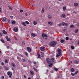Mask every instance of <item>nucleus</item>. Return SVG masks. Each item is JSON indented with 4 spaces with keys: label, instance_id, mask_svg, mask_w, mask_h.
I'll use <instances>...</instances> for the list:
<instances>
[{
    "label": "nucleus",
    "instance_id": "1",
    "mask_svg": "<svg viewBox=\"0 0 79 79\" xmlns=\"http://www.w3.org/2000/svg\"><path fill=\"white\" fill-rule=\"evenodd\" d=\"M50 45H51L52 47H55L56 45V42L55 41H52V42L50 43Z\"/></svg>",
    "mask_w": 79,
    "mask_h": 79
},
{
    "label": "nucleus",
    "instance_id": "2",
    "mask_svg": "<svg viewBox=\"0 0 79 79\" xmlns=\"http://www.w3.org/2000/svg\"><path fill=\"white\" fill-rule=\"evenodd\" d=\"M42 37L44 39L46 40L47 39V35L45 34H42Z\"/></svg>",
    "mask_w": 79,
    "mask_h": 79
},
{
    "label": "nucleus",
    "instance_id": "3",
    "mask_svg": "<svg viewBox=\"0 0 79 79\" xmlns=\"http://www.w3.org/2000/svg\"><path fill=\"white\" fill-rule=\"evenodd\" d=\"M55 62V58H51L50 59V63H54Z\"/></svg>",
    "mask_w": 79,
    "mask_h": 79
},
{
    "label": "nucleus",
    "instance_id": "4",
    "mask_svg": "<svg viewBox=\"0 0 79 79\" xmlns=\"http://www.w3.org/2000/svg\"><path fill=\"white\" fill-rule=\"evenodd\" d=\"M7 74L9 76V77L11 78V76H12V73H11L10 72H7Z\"/></svg>",
    "mask_w": 79,
    "mask_h": 79
},
{
    "label": "nucleus",
    "instance_id": "5",
    "mask_svg": "<svg viewBox=\"0 0 79 79\" xmlns=\"http://www.w3.org/2000/svg\"><path fill=\"white\" fill-rule=\"evenodd\" d=\"M40 48L41 51H44V50H45V48L44 47H40Z\"/></svg>",
    "mask_w": 79,
    "mask_h": 79
},
{
    "label": "nucleus",
    "instance_id": "6",
    "mask_svg": "<svg viewBox=\"0 0 79 79\" xmlns=\"http://www.w3.org/2000/svg\"><path fill=\"white\" fill-rule=\"evenodd\" d=\"M46 61L48 64L50 63V59H49V58H47L46 59Z\"/></svg>",
    "mask_w": 79,
    "mask_h": 79
},
{
    "label": "nucleus",
    "instance_id": "7",
    "mask_svg": "<svg viewBox=\"0 0 79 79\" xmlns=\"http://www.w3.org/2000/svg\"><path fill=\"white\" fill-rule=\"evenodd\" d=\"M27 49L28 52H31V48L30 47H27Z\"/></svg>",
    "mask_w": 79,
    "mask_h": 79
},
{
    "label": "nucleus",
    "instance_id": "8",
    "mask_svg": "<svg viewBox=\"0 0 79 79\" xmlns=\"http://www.w3.org/2000/svg\"><path fill=\"white\" fill-rule=\"evenodd\" d=\"M14 31L15 32H18V28L16 27H15L13 29Z\"/></svg>",
    "mask_w": 79,
    "mask_h": 79
},
{
    "label": "nucleus",
    "instance_id": "9",
    "mask_svg": "<svg viewBox=\"0 0 79 79\" xmlns=\"http://www.w3.org/2000/svg\"><path fill=\"white\" fill-rule=\"evenodd\" d=\"M61 18H66V15L64 14H62L61 15Z\"/></svg>",
    "mask_w": 79,
    "mask_h": 79
},
{
    "label": "nucleus",
    "instance_id": "10",
    "mask_svg": "<svg viewBox=\"0 0 79 79\" xmlns=\"http://www.w3.org/2000/svg\"><path fill=\"white\" fill-rule=\"evenodd\" d=\"M30 74H31V75H34V71L31 70L30 71Z\"/></svg>",
    "mask_w": 79,
    "mask_h": 79
},
{
    "label": "nucleus",
    "instance_id": "11",
    "mask_svg": "<svg viewBox=\"0 0 79 79\" xmlns=\"http://www.w3.org/2000/svg\"><path fill=\"white\" fill-rule=\"evenodd\" d=\"M57 52L58 53H61V50L60 48H58V50H57Z\"/></svg>",
    "mask_w": 79,
    "mask_h": 79
},
{
    "label": "nucleus",
    "instance_id": "12",
    "mask_svg": "<svg viewBox=\"0 0 79 79\" xmlns=\"http://www.w3.org/2000/svg\"><path fill=\"white\" fill-rule=\"evenodd\" d=\"M11 66H13V67L14 68H15V67H16V64H14V63H12L11 64Z\"/></svg>",
    "mask_w": 79,
    "mask_h": 79
},
{
    "label": "nucleus",
    "instance_id": "13",
    "mask_svg": "<svg viewBox=\"0 0 79 79\" xmlns=\"http://www.w3.org/2000/svg\"><path fill=\"white\" fill-rule=\"evenodd\" d=\"M49 64V67L50 68H51V67H52V66H53V63H50Z\"/></svg>",
    "mask_w": 79,
    "mask_h": 79
},
{
    "label": "nucleus",
    "instance_id": "14",
    "mask_svg": "<svg viewBox=\"0 0 79 79\" xmlns=\"http://www.w3.org/2000/svg\"><path fill=\"white\" fill-rule=\"evenodd\" d=\"M74 63L75 64H78L79 63V62L77 61V60H74Z\"/></svg>",
    "mask_w": 79,
    "mask_h": 79
},
{
    "label": "nucleus",
    "instance_id": "15",
    "mask_svg": "<svg viewBox=\"0 0 79 79\" xmlns=\"http://www.w3.org/2000/svg\"><path fill=\"white\" fill-rule=\"evenodd\" d=\"M61 53H58L57 55L56 56V57H59V56H61Z\"/></svg>",
    "mask_w": 79,
    "mask_h": 79
},
{
    "label": "nucleus",
    "instance_id": "16",
    "mask_svg": "<svg viewBox=\"0 0 79 79\" xmlns=\"http://www.w3.org/2000/svg\"><path fill=\"white\" fill-rule=\"evenodd\" d=\"M44 11H45V9H44V8L43 7L42 9L41 13H44Z\"/></svg>",
    "mask_w": 79,
    "mask_h": 79
},
{
    "label": "nucleus",
    "instance_id": "17",
    "mask_svg": "<svg viewBox=\"0 0 79 79\" xmlns=\"http://www.w3.org/2000/svg\"><path fill=\"white\" fill-rule=\"evenodd\" d=\"M33 69L34 71L36 72V73H38V70H37V69H35V68L34 67Z\"/></svg>",
    "mask_w": 79,
    "mask_h": 79
},
{
    "label": "nucleus",
    "instance_id": "18",
    "mask_svg": "<svg viewBox=\"0 0 79 79\" xmlns=\"http://www.w3.org/2000/svg\"><path fill=\"white\" fill-rule=\"evenodd\" d=\"M41 53V57L42 58H44V53H43L42 52H40Z\"/></svg>",
    "mask_w": 79,
    "mask_h": 79
},
{
    "label": "nucleus",
    "instance_id": "19",
    "mask_svg": "<svg viewBox=\"0 0 79 79\" xmlns=\"http://www.w3.org/2000/svg\"><path fill=\"white\" fill-rule=\"evenodd\" d=\"M2 32H3V33L4 34H6V35L7 34V32H6L5 30H4L2 31Z\"/></svg>",
    "mask_w": 79,
    "mask_h": 79
},
{
    "label": "nucleus",
    "instance_id": "20",
    "mask_svg": "<svg viewBox=\"0 0 79 79\" xmlns=\"http://www.w3.org/2000/svg\"><path fill=\"white\" fill-rule=\"evenodd\" d=\"M2 21H5L6 20V18H4L2 19Z\"/></svg>",
    "mask_w": 79,
    "mask_h": 79
},
{
    "label": "nucleus",
    "instance_id": "21",
    "mask_svg": "<svg viewBox=\"0 0 79 79\" xmlns=\"http://www.w3.org/2000/svg\"><path fill=\"white\" fill-rule=\"evenodd\" d=\"M37 23L36 22H35V21H34L33 22V24L34 25H37Z\"/></svg>",
    "mask_w": 79,
    "mask_h": 79
},
{
    "label": "nucleus",
    "instance_id": "22",
    "mask_svg": "<svg viewBox=\"0 0 79 79\" xmlns=\"http://www.w3.org/2000/svg\"><path fill=\"white\" fill-rule=\"evenodd\" d=\"M38 58H41V56H40V54L38 53Z\"/></svg>",
    "mask_w": 79,
    "mask_h": 79
},
{
    "label": "nucleus",
    "instance_id": "23",
    "mask_svg": "<svg viewBox=\"0 0 79 79\" xmlns=\"http://www.w3.org/2000/svg\"><path fill=\"white\" fill-rule=\"evenodd\" d=\"M4 68H5V70H9V68H8L6 66H5L4 67Z\"/></svg>",
    "mask_w": 79,
    "mask_h": 79
},
{
    "label": "nucleus",
    "instance_id": "24",
    "mask_svg": "<svg viewBox=\"0 0 79 79\" xmlns=\"http://www.w3.org/2000/svg\"><path fill=\"white\" fill-rule=\"evenodd\" d=\"M31 36H33V37H35V35L33 33H31Z\"/></svg>",
    "mask_w": 79,
    "mask_h": 79
},
{
    "label": "nucleus",
    "instance_id": "25",
    "mask_svg": "<svg viewBox=\"0 0 79 79\" xmlns=\"http://www.w3.org/2000/svg\"><path fill=\"white\" fill-rule=\"evenodd\" d=\"M11 23H12V24H15L16 23V21H12Z\"/></svg>",
    "mask_w": 79,
    "mask_h": 79
},
{
    "label": "nucleus",
    "instance_id": "26",
    "mask_svg": "<svg viewBox=\"0 0 79 79\" xmlns=\"http://www.w3.org/2000/svg\"><path fill=\"white\" fill-rule=\"evenodd\" d=\"M22 25H23V26H26V23H24V22H22Z\"/></svg>",
    "mask_w": 79,
    "mask_h": 79
},
{
    "label": "nucleus",
    "instance_id": "27",
    "mask_svg": "<svg viewBox=\"0 0 79 79\" xmlns=\"http://www.w3.org/2000/svg\"><path fill=\"white\" fill-rule=\"evenodd\" d=\"M53 23L52 22H48V24H50V25H52Z\"/></svg>",
    "mask_w": 79,
    "mask_h": 79
},
{
    "label": "nucleus",
    "instance_id": "28",
    "mask_svg": "<svg viewBox=\"0 0 79 79\" xmlns=\"http://www.w3.org/2000/svg\"><path fill=\"white\" fill-rule=\"evenodd\" d=\"M71 72H74V69L73 68H72L71 69Z\"/></svg>",
    "mask_w": 79,
    "mask_h": 79
},
{
    "label": "nucleus",
    "instance_id": "29",
    "mask_svg": "<svg viewBox=\"0 0 79 79\" xmlns=\"http://www.w3.org/2000/svg\"><path fill=\"white\" fill-rule=\"evenodd\" d=\"M4 61L6 63H8V60L6 59Z\"/></svg>",
    "mask_w": 79,
    "mask_h": 79
},
{
    "label": "nucleus",
    "instance_id": "30",
    "mask_svg": "<svg viewBox=\"0 0 79 79\" xmlns=\"http://www.w3.org/2000/svg\"><path fill=\"white\" fill-rule=\"evenodd\" d=\"M48 18H49V19H51L52 18V16L50 15H48Z\"/></svg>",
    "mask_w": 79,
    "mask_h": 79
},
{
    "label": "nucleus",
    "instance_id": "31",
    "mask_svg": "<svg viewBox=\"0 0 79 79\" xmlns=\"http://www.w3.org/2000/svg\"><path fill=\"white\" fill-rule=\"evenodd\" d=\"M66 7L64 6L63 8V10L64 11H65V10H66Z\"/></svg>",
    "mask_w": 79,
    "mask_h": 79
},
{
    "label": "nucleus",
    "instance_id": "32",
    "mask_svg": "<svg viewBox=\"0 0 79 79\" xmlns=\"http://www.w3.org/2000/svg\"><path fill=\"white\" fill-rule=\"evenodd\" d=\"M77 5H78V4H77V3H75L74 4V6H77Z\"/></svg>",
    "mask_w": 79,
    "mask_h": 79
},
{
    "label": "nucleus",
    "instance_id": "33",
    "mask_svg": "<svg viewBox=\"0 0 79 79\" xmlns=\"http://www.w3.org/2000/svg\"><path fill=\"white\" fill-rule=\"evenodd\" d=\"M71 48L72 50H74V47L73 46H71Z\"/></svg>",
    "mask_w": 79,
    "mask_h": 79
},
{
    "label": "nucleus",
    "instance_id": "34",
    "mask_svg": "<svg viewBox=\"0 0 79 79\" xmlns=\"http://www.w3.org/2000/svg\"><path fill=\"white\" fill-rule=\"evenodd\" d=\"M1 42H2V43H5V41H4V40L3 39H2L1 40Z\"/></svg>",
    "mask_w": 79,
    "mask_h": 79
},
{
    "label": "nucleus",
    "instance_id": "35",
    "mask_svg": "<svg viewBox=\"0 0 79 79\" xmlns=\"http://www.w3.org/2000/svg\"><path fill=\"white\" fill-rule=\"evenodd\" d=\"M25 54L26 55V56H28V54L27 53V52H25Z\"/></svg>",
    "mask_w": 79,
    "mask_h": 79
},
{
    "label": "nucleus",
    "instance_id": "36",
    "mask_svg": "<svg viewBox=\"0 0 79 79\" xmlns=\"http://www.w3.org/2000/svg\"><path fill=\"white\" fill-rule=\"evenodd\" d=\"M77 32H78V29H77L75 31V33H77Z\"/></svg>",
    "mask_w": 79,
    "mask_h": 79
},
{
    "label": "nucleus",
    "instance_id": "37",
    "mask_svg": "<svg viewBox=\"0 0 79 79\" xmlns=\"http://www.w3.org/2000/svg\"><path fill=\"white\" fill-rule=\"evenodd\" d=\"M25 23L27 24H29V23L28 21H25Z\"/></svg>",
    "mask_w": 79,
    "mask_h": 79
},
{
    "label": "nucleus",
    "instance_id": "38",
    "mask_svg": "<svg viewBox=\"0 0 79 79\" xmlns=\"http://www.w3.org/2000/svg\"><path fill=\"white\" fill-rule=\"evenodd\" d=\"M17 58L18 60H21V58L20 57H19V56H17Z\"/></svg>",
    "mask_w": 79,
    "mask_h": 79
},
{
    "label": "nucleus",
    "instance_id": "39",
    "mask_svg": "<svg viewBox=\"0 0 79 79\" xmlns=\"http://www.w3.org/2000/svg\"><path fill=\"white\" fill-rule=\"evenodd\" d=\"M65 24V23L63 22L61 23V25H62L63 26H64Z\"/></svg>",
    "mask_w": 79,
    "mask_h": 79
},
{
    "label": "nucleus",
    "instance_id": "40",
    "mask_svg": "<svg viewBox=\"0 0 79 79\" xmlns=\"http://www.w3.org/2000/svg\"><path fill=\"white\" fill-rule=\"evenodd\" d=\"M74 25H70V27H71V28L73 27H74Z\"/></svg>",
    "mask_w": 79,
    "mask_h": 79
},
{
    "label": "nucleus",
    "instance_id": "41",
    "mask_svg": "<svg viewBox=\"0 0 79 79\" xmlns=\"http://www.w3.org/2000/svg\"><path fill=\"white\" fill-rule=\"evenodd\" d=\"M54 70H55V71H57L58 69L56 68H54Z\"/></svg>",
    "mask_w": 79,
    "mask_h": 79
},
{
    "label": "nucleus",
    "instance_id": "42",
    "mask_svg": "<svg viewBox=\"0 0 79 79\" xmlns=\"http://www.w3.org/2000/svg\"><path fill=\"white\" fill-rule=\"evenodd\" d=\"M7 41H8V42H10V38H8L7 39Z\"/></svg>",
    "mask_w": 79,
    "mask_h": 79
},
{
    "label": "nucleus",
    "instance_id": "43",
    "mask_svg": "<svg viewBox=\"0 0 79 79\" xmlns=\"http://www.w3.org/2000/svg\"><path fill=\"white\" fill-rule=\"evenodd\" d=\"M8 7H9V9H10V10H12V8H11V6H9Z\"/></svg>",
    "mask_w": 79,
    "mask_h": 79
},
{
    "label": "nucleus",
    "instance_id": "44",
    "mask_svg": "<svg viewBox=\"0 0 79 79\" xmlns=\"http://www.w3.org/2000/svg\"><path fill=\"white\" fill-rule=\"evenodd\" d=\"M66 40H69V38L68 37H66Z\"/></svg>",
    "mask_w": 79,
    "mask_h": 79
},
{
    "label": "nucleus",
    "instance_id": "45",
    "mask_svg": "<svg viewBox=\"0 0 79 79\" xmlns=\"http://www.w3.org/2000/svg\"><path fill=\"white\" fill-rule=\"evenodd\" d=\"M8 22L9 23H10V22H11V20L9 19L8 20Z\"/></svg>",
    "mask_w": 79,
    "mask_h": 79
},
{
    "label": "nucleus",
    "instance_id": "46",
    "mask_svg": "<svg viewBox=\"0 0 79 79\" xmlns=\"http://www.w3.org/2000/svg\"><path fill=\"white\" fill-rule=\"evenodd\" d=\"M5 79V77H4V76H2V79Z\"/></svg>",
    "mask_w": 79,
    "mask_h": 79
},
{
    "label": "nucleus",
    "instance_id": "47",
    "mask_svg": "<svg viewBox=\"0 0 79 79\" xmlns=\"http://www.w3.org/2000/svg\"><path fill=\"white\" fill-rule=\"evenodd\" d=\"M60 42L61 43H63L64 42V40H61L60 41Z\"/></svg>",
    "mask_w": 79,
    "mask_h": 79
},
{
    "label": "nucleus",
    "instance_id": "48",
    "mask_svg": "<svg viewBox=\"0 0 79 79\" xmlns=\"http://www.w3.org/2000/svg\"><path fill=\"white\" fill-rule=\"evenodd\" d=\"M64 26H68V24L66 23H65V24L64 25Z\"/></svg>",
    "mask_w": 79,
    "mask_h": 79
},
{
    "label": "nucleus",
    "instance_id": "49",
    "mask_svg": "<svg viewBox=\"0 0 79 79\" xmlns=\"http://www.w3.org/2000/svg\"><path fill=\"white\" fill-rule=\"evenodd\" d=\"M20 11L21 13H23V10H20Z\"/></svg>",
    "mask_w": 79,
    "mask_h": 79
},
{
    "label": "nucleus",
    "instance_id": "50",
    "mask_svg": "<svg viewBox=\"0 0 79 79\" xmlns=\"http://www.w3.org/2000/svg\"><path fill=\"white\" fill-rule=\"evenodd\" d=\"M22 45H25V42L23 41L22 42Z\"/></svg>",
    "mask_w": 79,
    "mask_h": 79
},
{
    "label": "nucleus",
    "instance_id": "51",
    "mask_svg": "<svg viewBox=\"0 0 79 79\" xmlns=\"http://www.w3.org/2000/svg\"><path fill=\"white\" fill-rule=\"evenodd\" d=\"M1 64L2 65H3V66H5V64L4 63L2 62Z\"/></svg>",
    "mask_w": 79,
    "mask_h": 79
},
{
    "label": "nucleus",
    "instance_id": "52",
    "mask_svg": "<svg viewBox=\"0 0 79 79\" xmlns=\"http://www.w3.org/2000/svg\"><path fill=\"white\" fill-rule=\"evenodd\" d=\"M23 62H26V60H25L24 59H23Z\"/></svg>",
    "mask_w": 79,
    "mask_h": 79
},
{
    "label": "nucleus",
    "instance_id": "53",
    "mask_svg": "<svg viewBox=\"0 0 79 79\" xmlns=\"http://www.w3.org/2000/svg\"><path fill=\"white\" fill-rule=\"evenodd\" d=\"M78 73V71H77L75 72V73H74V74H77Z\"/></svg>",
    "mask_w": 79,
    "mask_h": 79
},
{
    "label": "nucleus",
    "instance_id": "54",
    "mask_svg": "<svg viewBox=\"0 0 79 79\" xmlns=\"http://www.w3.org/2000/svg\"><path fill=\"white\" fill-rule=\"evenodd\" d=\"M10 18L11 19H13V17L12 16H10Z\"/></svg>",
    "mask_w": 79,
    "mask_h": 79
},
{
    "label": "nucleus",
    "instance_id": "55",
    "mask_svg": "<svg viewBox=\"0 0 79 79\" xmlns=\"http://www.w3.org/2000/svg\"><path fill=\"white\" fill-rule=\"evenodd\" d=\"M76 26H77V27H79V24L78 23L77 24H76Z\"/></svg>",
    "mask_w": 79,
    "mask_h": 79
},
{
    "label": "nucleus",
    "instance_id": "56",
    "mask_svg": "<svg viewBox=\"0 0 79 79\" xmlns=\"http://www.w3.org/2000/svg\"><path fill=\"white\" fill-rule=\"evenodd\" d=\"M60 76H58V77H59V78H60V77H61V74L60 75Z\"/></svg>",
    "mask_w": 79,
    "mask_h": 79
},
{
    "label": "nucleus",
    "instance_id": "57",
    "mask_svg": "<svg viewBox=\"0 0 79 79\" xmlns=\"http://www.w3.org/2000/svg\"><path fill=\"white\" fill-rule=\"evenodd\" d=\"M33 64H36V62H35V61H34L33 62Z\"/></svg>",
    "mask_w": 79,
    "mask_h": 79
},
{
    "label": "nucleus",
    "instance_id": "58",
    "mask_svg": "<svg viewBox=\"0 0 79 79\" xmlns=\"http://www.w3.org/2000/svg\"><path fill=\"white\" fill-rule=\"evenodd\" d=\"M74 75H75L74 73V74H73V73H71V75H72L73 76H74Z\"/></svg>",
    "mask_w": 79,
    "mask_h": 79
},
{
    "label": "nucleus",
    "instance_id": "59",
    "mask_svg": "<svg viewBox=\"0 0 79 79\" xmlns=\"http://www.w3.org/2000/svg\"><path fill=\"white\" fill-rule=\"evenodd\" d=\"M24 78H25V79L26 78V77H27L26 76V75H24Z\"/></svg>",
    "mask_w": 79,
    "mask_h": 79
},
{
    "label": "nucleus",
    "instance_id": "60",
    "mask_svg": "<svg viewBox=\"0 0 79 79\" xmlns=\"http://www.w3.org/2000/svg\"><path fill=\"white\" fill-rule=\"evenodd\" d=\"M5 38H6V39H8V36H6Z\"/></svg>",
    "mask_w": 79,
    "mask_h": 79
},
{
    "label": "nucleus",
    "instance_id": "61",
    "mask_svg": "<svg viewBox=\"0 0 79 79\" xmlns=\"http://www.w3.org/2000/svg\"><path fill=\"white\" fill-rule=\"evenodd\" d=\"M7 49H9L10 48V47H9V46H7Z\"/></svg>",
    "mask_w": 79,
    "mask_h": 79
},
{
    "label": "nucleus",
    "instance_id": "62",
    "mask_svg": "<svg viewBox=\"0 0 79 79\" xmlns=\"http://www.w3.org/2000/svg\"><path fill=\"white\" fill-rule=\"evenodd\" d=\"M59 26H61V24H59L58 25Z\"/></svg>",
    "mask_w": 79,
    "mask_h": 79
},
{
    "label": "nucleus",
    "instance_id": "63",
    "mask_svg": "<svg viewBox=\"0 0 79 79\" xmlns=\"http://www.w3.org/2000/svg\"><path fill=\"white\" fill-rule=\"evenodd\" d=\"M0 36H2V33H1L0 32Z\"/></svg>",
    "mask_w": 79,
    "mask_h": 79
},
{
    "label": "nucleus",
    "instance_id": "64",
    "mask_svg": "<svg viewBox=\"0 0 79 79\" xmlns=\"http://www.w3.org/2000/svg\"><path fill=\"white\" fill-rule=\"evenodd\" d=\"M25 15L27 16V13H26L25 14Z\"/></svg>",
    "mask_w": 79,
    "mask_h": 79
}]
</instances>
